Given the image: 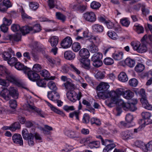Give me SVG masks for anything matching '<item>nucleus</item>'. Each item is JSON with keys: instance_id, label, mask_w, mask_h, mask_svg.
Instances as JSON below:
<instances>
[{"instance_id": "f257e3e1", "label": "nucleus", "mask_w": 152, "mask_h": 152, "mask_svg": "<svg viewBox=\"0 0 152 152\" xmlns=\"http://www.w3.org/2000/svg\"><path fill=\"white\" fill-rule=\"evenodd\" d=\"M115 94V93L113 92V91L109 92L107 90L104 91V99L106 98L111 97L110 101L107 100L105 101L106 105L109 107H112L115 104V102L116 99L114 98V96Z\"/></svg>"}, {"instance_id": "f03ea898", "label": "nucleus", "mask_w": 152, "mask_h": 152, "mask_svg": "<svg viewBox=\"0 0 152 152\" xmlns=\"http://www.w3.org/2000/svg\"><path fill=\"white\" fill-rule=\"evenodd\" d=\"M22 134L23 139L27 141L28 144L29 146H33L34 145V133H29L27 129H24L22 131Z\"/></svg>"}, {"instance_id": "7ed1b4c3", "label": "nucleus", "mask_w": 152, "mask_h": 152, "mask_svg": "<svg viewBox=\"0 0 152 152\" xmlns=\"http://www.w3.org/2000/svg\"><path fill=\"white\" fill-rule=\"evenodd\" d=\"M119 105L121 106L125 110H129L130 111H134L137 109L135 105L129 103H124L123 100H121L119 103Z\"/></svg>"}, {"instance_id": "20e7f679", "label": "nucleus", "mask_w": 152, "mask_h": 152, "mask_svg": "<svg viewBox=\"0 0 152 152\" xmlns=\"http://www.w3.org/2000/svg\"><path fill=\"white\" fill-rule=\"evenodd\" d=\"M131 45L132 46V48L134 50H137L139 53H144L147 50V48L145 45L143 44H140L138 46L136 43L132 42L131 43Z\"/></svg>"}, {"instance_id": "39448f33", "label": "nucleus", "mask_w": 152, "mask_h": 152, "mask_svg": "<svg viewBox=\"0 0 152 152\" xmlns=\"http://www.w3.org/2000/svg\"><path fill=\"white\" fill-rule=\"evenodd\" d=\"M84 19L91 22H94L96 20V17L94 13L92 12H88L83 14Z\"/></svg>"}, {"instance_id": "423d86ee", "label": "nucleus", "mask_w": 152, "mask_h": 152, "mask_svg": "<svg viewBox=\"0 0 152 152\" xmlns=\"http://www.w3.org/2000/svg\"><path fill=\"white\" fill-rule=\"evenodd\" d=\"M72 41L71 38L69 37H67L61 41V45L64 48H67L70 47L72 44Z\"/></svg>"}, {"instance_id": "0eeeda50", "label": "nucleus", "mask_w": 152, "mask_h": 152, "mask_svg": "<svg viewBox=\"0 0 152 152\" xmlns=\"http://www.w3.org/2000/svg\"><path fill=\"white\" fill-rule=\"evenodd\" d=\"M121 136L122 139L125 140H130L134 137L132 131L130 130H126L122 132L121 133Z\"/></svg>"}, {"instance_id": "6e6552de", "label": "nucleus", "mask_w": 152, "mask_h": 152, "mask_svg": "<svg viewBox=\"0 0 152 152\" xmlns=\"http://www.w3.org/2000/svg\"><path fill=\"white\" fill-rule=\"evenodd\" d=\"M125 90L122 88H118L115 91H113L115 94L114 95V98L116 99L115 104H118L119 105V103L121 99H119V96L122 95L123 97V95L124 94Z\"/></svg>"}, {"instance_id": "1a4fd4ad", "label": "nucleus", "mask_w": 152, "mask_h": 152, "mask_svg": "<svg viewBox=\"0 0 152 152\" xmlns=\"http://www.w3.org/2000/svg\"><path fill=\"white\" fill-rule=\"evenodd\" d=\"M29 71H27L26 73L28 77L31 80L34 81L38 80L40 76L37 73L31 71V69L29 68Z\"/></svg>"}, {"instance_id": "9d476101", "label": "nucleus", "mask_w": 152, "mask_h": 152, "mask_svg": "<svg viewBox=\"0 0 152 152\" xmlns=\"http://www.w3.org/2000/svg\"><path fill=\"white\" fill-rule=\"evenodd\" d=\"M142 116L144 120L142 121H144V123L146 125H148L151 123L150 119L151 116V114L149 112H143L142 113Z\"/></svg>"}, {"instance_id": "9b49d317", "label": "nucleus", "mask_w": 152, "mask_h": 152, "mask_svg": "<svg viewBox=\"0 0 152 152\" xmlns=\"http://www.w3.org/2000/svg\"><path fill=\"white\" fill-rule=\"evenodd\" d=\"M47 96L49 99L54 102L58 99L60 97L59 94L55 91L48 92Z\"/></svg>"}, {"instance_id": "f8f14e48", "label": "nucleus", "mask_w": 152, "mask_h": 152, "mask_svg": "<svg viewBox=\"0 0 152 152\" xmlns=\"http://www.w3.org/2000/svg\"><path fill=\"white\" fill-rule=\"evenodd\" d=\"M12 140L13 142L20 145H23V141L22 137L19 134H15L12 136Z\"/></svg>"}, {"instance_id": "ddd939ff", "label": "nucleus", "mask_w": 152, "mask_h": 152, "mask_svg": "<svg viewBox=\"0 0 152 152\" xmlns=\"http://www.w3.org/2000/svg\"><path fill=\"white\" fill-rule=\"evenodd\" d=\"M67 97L70 101L75 102L77 100V94L74 91H68L66 94Z\"/></svg>"}, {"instance_id": "4468645a", "label": "nucleus", "mask_w": 152, "mask_h": 152, "mask_svg": "<svg viewBox=\"0 0 152 152\" xmlns=\"http://www.w3.org/2000/svg\"><path fill=\"white\" fill-rule=\"evenodd\" d=\"M7 80L15 84L17 86L20 87L22 85V84L19 82L16 78L13 75H8L6 76Z\"/></svg>"}, {"instance_id": "2eb2a0df", "label": "nucleus", "mask_w": 152, "mask_h": 152, "mask_svg": "<svg viewBox=\"0 0 152 152\" xmlns=\"http://www.w3.org/2000/svg\"><path fill=\"white\" fill-rule=\"evenodd\" d=\"M140 102L142 106L145 108L149 110H152V105L149 104L145 97H142L140 99Z\"/></svg>"}, {"instance_id": "dca6fc26", "label": "nucleus", "mask_w": 152, "mask_h": 152, "mask_svg": "<svg viewBox=\"0 0 152 152\" xmlns=\"http://www.w3.org/2000/svg\"><path fill=\"white\" fill-rule=\"evenodd\" d=\"M79 55L83 59H87L90 56V53L88 50L86 48H83L79 52Z\"/></svg>"}, {"instance_id": "f3484780", "label": "nucleus", "mask_w": 152, "mask_h": 152, "mask_svg": "<svg viewBox=\"0 0 152 152\" xmlns=\"http://www.w3.org/2000/svg\"><path fill=\"white\" fill-rule=\"evenodd\" d=\"M0 96L6 100H9L10 98L9 89H7V88H4L0 92Z\"/></svg>"}, {"instance_id": "a211bd4d", "label": "nucleus", "mask_w": 152, "mask_h": 152, "mask_svg": "<svg viewBox=\"0 0 152 152\" xmlns=\"http://www.w3.org/2000/svg\"><path fill=\"white\" fill-rule=\"evenodd\" d=\"M10 97L11 96L15 99L18 98V93L16 89L14 87H10L9 88Z\"/></svg>"}, {"instance_id": "6ab92c4d", "label": "nucleus", "mask_w": 152, "mask_h": 152, "mask_svg": "<svg viewBox=\"0 0 152 152\" xmlns=\"http://www.w3.org/2000/svg\"><path fill=\"white\" fill-rule=\"evenodd\" d=\"M15 67L18 70H23L25 74L26 73L27 71H29V68L25 66L24 65L20 62H17L15 64Z\"/></svg>"}, {"instance_id": "aec40b11", "label": "nucleus", "mask_w": 152, "mask_h": 152, "mask_svg": "<svg viewBox=\"0 0 152 152\" xmlns=\"http://www.w3.org/2000/svg\"><path fill=\"white\" fill-rule=\"evenodd\" d=\"M27 107L37 112L40 116L43 118L45 117V113L40 109L37 108L35 106L30 105L29 104H28V105Z\"/></svg>"}, {"instance_id": "412c9836", "label": "nucleus", "mask_w": 152, "mask_h": 152, "mask_svg": "<svg viewBox=\"0 0 152 152\" xmlns=\"http://www.w3.org/2000/svg\"><path fill=\"white\" fill-rule=\"evenodd\" d=\"M109 85L106 83L102 82L97 87V89L98 91H105L107 90L109 88Z\"/></svg>"}, {"instance_id": "4be33fe9", "label": "nucleus", "mask_w": 152, "mask_h": 152, "mask_svg": "<svg viewBox=\"0 0 152 152\" xmlns=\"http://www.w3.org/2000/svg\"><path fill=\"white\" fill-rule=\"evenodd\" d=\"M94 31L96 33L102 32L104 29L103 26L99 24H94L92 26Z\"/></svg>"}, {"instance_id": "5701e85b", "label": "nucleus", "mask_w": 152, "mask_h": 152, "mask_svg": "<svg viewBox=\"0 0 152 152\" xmlns=\"http://www.w3.org/2000/svg\"><path fill=\"white\" fill-rule=\"evenodd\" d=\"M75 54L70 50L66 51L64 53V58L68 60H73L75 58Z\"/></svg>"}, {"instance_id": "b1692460", "label": "nucleus", "mask_w": 152, "mask_h": 152, "mask_svg": "<svg viewBox=\"0 0 152 152\" xmlns=\"http://www.w3.org/2000/svg\"><path fill=\"white\" fill-rule=\"evenodd\" d=\"M45 102L47 105L50 107L52 111H53L58 114L62 115H64V114L63 113L62 111H61L60 110L57 109L56 108L53 106L49 102L45 100Z\"/></svg>"}, {"instance_id": "393cba45", "label": "nucleus", "mask_w": 152, "mask_h": 152, "mask_svg": "<svg viewBox=\"0 0 152 152\" xmlns=\"http://www.w3.org/2000/svg\"><path fill=\"white\" fill-rule=\"evenodd\" d=\"M80 59V61L82 64V66L84 69L89 70L90 68V60L87 59Z\"/></svg>"}, {"instance_id": "a878e982", "label": "nucleus", "mask_w": 152, "mask_h": 152, "mask_svg": "<svg viewBox=\"0 0 152 152\" xmlns=\"http://www.w3.org/2000/svg\"><path fill=\"white\" fill-rule=\"evenodd\" d=\"M124 62L125 64L130 68L133 67L135 64V60L129 58H127Z\"/></svg>"}, {"instance_id": "bb28decb", "label": "nucleus", "mask_w": 152, "mask_h": 152, "mask_svg": "<svg viewBox=\"0 0 152 152\" xmlns=\"http://www.w3.org/2000/svg\"><path fill=\"white\" fill-rule=\"evenodd\" d=\"M58 37L56 36L52 37L49 40L51 46L53 47H55L56 46L58 43Z\"/></svg>"}, {"instance_id": "cd10ccee", "label": "nucleus", "mask_w": 152, "mask_h": 152, "mask_svg": "<svg viewBox=\"0 0 152 152\" xmlns=\"http://www.w3.org/2000/svg\"><path fill=\"white\" fill-rule=\"evenodd\" d=\"M21 35L20 33H17L13 35H10L9 36L10 39L12 41L18 42L21 39Z\"/></svg>"}, {"instance_id": "c85d7f7f", "label": "nucleus", "mask_w": 152, "mask_h": 152, "mask_svg": "<svg viewBox=\"0 0 152 152\" xmlns=\"http://www.w3.org/2000/svg\"><path fill=\"white\" fill-rule=\"evenodd\" d=\"M123 56V53L122 52L114 53L112 55L113 58L115 60L120 61L121 60Z\"/></svg>"}, {"instance_id": "c756f323", "label": "nucleus", "mask_w": 152, "mask_h": 152, "mask_svg": "<svg viewBox=\"0 0 152 152\" xmlns=\"http://www.w3.org/2000/svg\"><path fill=\"white\" fill-rule=\"evenodd\" d=\"M142 145H143L144 148H142L144 152H147L148 151H152V140L149 142L147 144L145 145L142 142Z\"/></svg>"}, {"instance_id": "7c9ffc66", "label": "nucleus", "mask_w": 152, "mask_h": 152, "mask_svg": "<svg viewBox=\"0 0 152 152\" xmlns=\"http://www.w3.org/2000/svg\"><path fill=\"white\" fill-rule=\"evenodd\" d=\"M65 133L70 138H79L77 133L76 132L68 130Z\"/></svg>"}, {"instance_id": "2f4dec72", "label": "nucleus", "mask_w": 152, "mask_h": 152, "mask_svg": "<svg viewBox=\"0 0 152 152\" xmlns=\"http://www.w3.org/2000/svg\"><path fill=\"white\" fill-rule=\"evenodd\" d=\"M29 6L31 10L35 11L39 8V5L37 2L31 1L29 2Z\"/></svg>"}, {"instance_id": "473e14b6", "label": "nucleus", "mask_w": 152, "mask_h": 152, "mask_svg": "<svg viewBox=\"0 0 152 152\" xmlns=\"http://www.w3.org/2000/svg\"><path fill=\"white\" fill-rule=\"evenodd\" d=\"M118 80L122 82H125L128 80V78L126 73L122 72L120 73L118 76Z\"/></svg>"}, {"instance_id": "72a5a7b5", "label": "nucleus", "mask_w": 152, "mask_h": 152, "mask_svg": "<svg viewBox=\"0 0 152 152\" xmlns=\"http://www.w3.org/2000/svg\"><path fill=\"white\" fill-rule=\"evenodd\" d=\"M102 54L100 53H96L94 54L91 58L92 61H95L96 60H101L102 58Z\"/></svg>"}, {"instance_id": "f704fd0d", "label": "nucleus", "mask_w": 152, "mask_h": 152, "mask_svg": "<svg viewBox=\"0 0 152 152\" xmlns=\"http://www.w3.org/2000/svg\"><path fill=\"white\" fill-rule=\"evenodd\" d=\"M108 36L111 39L113 40H116L118 39V35L115 32L113 31H109L107 33Z\"/></svg>"}, {"instance_id": "c9c22d12", "label": "nucleus", "mask_w": 152, "mask_h": 152, "mask_svg": "<svg viewBox=\"0 0 152 152\" xmlns=\"http://www.w3.org/2000/svg\"><path fill=\"white\" fill-rule=\"evenodd\" d=\"M134 94L130 90H125L123 97L126 99H131L134 96Z\"/></svg>"}, {"instance_id": "e433bc0d", "label": "nucleus", "mask_w": 152, "mask_h": 152, "mask_svg": "<svg viewBox=\"0 0 152 152\" xmlns=\"http://www.w3.org/2000/svg\"><path fill=\"white\" fill-rule=\"evenodd\" d=\"M30 27L31 30L33 31L34 33L39 32L41 30L40 25L39 24H36L33 27L30 26Z\"/></svg>"}, {"instance_id": "4c0bfd02", "label": "nucleus", "mask_w": 152, "mask_h": 152, "mask_svg": "<svg viewBox=\"0 0 152 152\" xmlns=\"http://www.w3.org/2000/svg\"><path fill=\"white\" fill-rule=\"evenodd\" d=\"M30 26H23L20 28V32L23 35H24L29 33L30 31H31Z\"/></svg>"}, {"instance_id": "58836bf2", "label": "nucleus", "mask_w": 152, "mask_h": 152, "mask_svg": "<svg viewBox=\"0 0 152 152\" xmlns=\"http://www.w3.org/2000/svg\"><path fill=\"white\" fill-rule=\"evenodd\" d=\"M115 50V48L113 47H105L103 49V52L104 55H106L107 53H110Z\"/></svg>"}, {"instance_id": "ea45409f", "label": "nucleus", "mask_w": 152, "mask_h": 152, "mask_svg": "<svg viewBox=\"0 0 152 152\" xmlns=\"http://www.w3.org/2000/svg\"><path fill=\"white\" fill-rule=\"evenodd\" d=\"M48 88L53 91H54L57 89L55 83L52 81H50L48 83Z\"/></svg>"}, {"instance_id": "a19ab883", "label": "nucleus", "mask_w": 152, "mask_h": 152, "mask_svg": "<svg viewBox=\"0 0 152 152\" xmlns=\"http://www.w3.org/2000/svg\"><path fill=\"white\" fill-rule=\"evenodd\" d=\"M90 122L92 125L95 124L96 126H99L101 124L100 120L96 118H91Z\"/></svg>"}, {"instance_id": "79ce46f5", "label": "nucleus", "mask_w": 152, "mask_h": 152, "mask_svg": "<svg viewBox=\"0 0 152 152\" xmlns=\"http://www.w3.org/2000/svg\"><path fill=\"white\" fill-rule=\"evenodd\" d=\"M72 48L74 52H78L81 48L80 44L78 42L74 43L72 45Z\"/></svg>"}, {"instance_id": "37998d69", "label": "nucleus", "mask_w": 152, "mask_h": 152, "mask_svg": "<svg viewBox=\"0 0 152 152\" xmlns=\"http://www.w3.org/2000/svg\"><path fill=\"white\" fill-rule=\"evenodd\" d=\"M103 63L106 65H110L113 64L114 61L113 59L110 57H107L105 58L104 61Z\"/></svg>"}, {"instance_id": "c03bdc74", "label": "nucleus", "mask_w": 152, "mask_h": 152, "mask_svg": "<svg viewBox=\"0 0 152 152\" xmlns=\"http://www.w3.org/2000/svg\"><path fill=\"white\" fill-rule=\"evenodd\" d=\"M145 69L144 66L142 64L139 63L137 65L135 68V70L139 72L142 71Z\"/></svg>"}, {"instance_id": "a18cd8bd", "label": "nucleus", "mask_w": 152, "mask_h": 152, "mask_svg": "<svg viewBox=\"0 0 152 152\" xmlns=\"http://www.w3.org/2000/svg\"><path fill=\"white\" fill-rule=\"evenodd\" d=\"M90 6L92 9L97 10L100 7L101 4L99 2L94 1L91 3Z\"/></svg>"}, {"instance_id": "49530a36", "label": "nucleus", "mask_w": 152, "mask_h": 152, "mask_svg": "<svg viewBox=\"0 0 152 152\" xmlns=\"http://www.w3.org/2000/svg\"><path fill=\"white\" fill-rule=\"evenodd\" d=\"M56 18L63 22H64L66 20V16L60 12H56Z\"/></svg>"}, {"instance_id": "de8ad7c7", "label": "nucleus", "mask_w": 152, "mask_h": 152, "mask_svg": "<svg viewBox=\"0 0 152 152\" xmlns=\"http://www.w3.org/2000/svg\"><path fill=\"white\" fill-rule=\"evenodd\" d=\"M41 75L44 77L45 79H48L50 78V74L49 72L46 69L42 70L40 72Z\"/></svg>"}, {"instance_id": "09e8293b", "label": "nucleus", "mask_w": 152, "mask_h": 152, "mask_svg": "<svg viewBox=\"0 0 152 152\" xmlns=\"http://www.w3.org/2000/svg\"><path fill=\"white\" fill-rule=\"evenodd\" d=\"M17 59L16 57H13L10 58L7 61V63L11 66H15V64L17 63Z\"/></svg>"}, {"instance_id": "8fccbe9b", "label": "nucleus", "mask_w": 152, "mask_h": 152, "mask_svg": "<svg viewBox=\"0 0 152 152\" xmlns=\"http://www.w3.org/2000/svg\"><path fill=\"white\" fill-rule=\"evenodd\" d=\"M99 142L98 141H93L92 140L91 142L89 144L88 146L91 148H97L99 146Z\"/></svg>"}, {"instance_id": "3c124183", "label": "nucleus", "mask_w": 152, "mask_h": 152, "mask_svg": "<svg viewBox=\"0 0 152 152\" xmlns=\"http://www.w3.org/2000/svg\"><path fill=\"white\" fill-rule=\"evenodd\" d=\"M134 27H135V29L137 33L138 34H140L143 33L144 32L143 28L139 25H135Z\"/></svg>"}, {"instance_id": "603ef678", "label": "nucleus", "mask_w": 152, "mask_h": 152, "mask_svg": "<svg viewBox=\"0 0 152 152\" xmlns=\"http://www.w3.org/2000/svg\"><path fill=\"white\" fill-rule=\"evenodd\" d=\"M20 128V125L18 122H15L11 126L10 130L12 131H15L17 129Z\"/></svg>"}, {"instance_id": "864d4df0", "label": "nucleus", "mask_w": 152, "mask_h": 152, "mask_svg": "<svg viewBox=\"0 0 152 152\" xmlns=\"http://www.w3.org/2000/svg\"><path fill=\"white\" fill-rule=\"evenodd\" d=\"M121 23L123 26L127 27L130 24L129 21L126 18L121 19L120 20Z\"/></svg>"}, {"instance_id": "5fc2aeb1", "label": "nucleus", "mask_w": 152, "mask_h": 152, "mask_svg": "<svg viewBox=\"0 0 152 152\" xmlns=\"http://www.w3.org/2000/svg\"><path fill=\"white\" fill-rule=\"evenodd\" d=\"M37 84L39 87H45L46 86L45 81L44 79L38 80L37 81Z\"/></svg>"}, {"instance_id": "6e6d98bb", "label": "nucleus", "mask_w": 152, "mask_h": 152, "mask_svg": "<svg viewBox=\"0 0 152 152\" xmlns=\"http://www.w3.org/2000/svg\"><path fill=\"white\" fill-rule=\"evenodd\" d=\"M65 88L67 90H69L74 87V85L69 81H67L64 84Z\"/></svg>"}, {"instance_id": "4d7b16f0", "label": "nucleus", "mask_w": 152, "mask_h": 152, "mask_svg": "<svg viewBox=\"0 0 152 152\" xmlns=\"http://www.w3.org/2000/svg\"><path fill=\"white\" fill-rule=\"evenodd\" d=\"M20 27L18 24H14L11 27V29L14 32L19 31L20 33Z\"/></svg>"}, {"instance_id": "13d9d810", "label": "nucleus", "mask_w": 152, "mask_h": 152, "mask_svg": "<svg viewBox=\"0 0 152 152\" xmlns=\"http://www.w3.org/2000/svg\"><path fill=\"white\" fill-rule=\"evenodd\" d=\"M71 70L73 72L76 73L77 75H80V71L75 66L72 64L70 65Z\"/></svg>"}, {"instance_id": "bf43d9fd", "label": "nucleus", "mask_w": 152, "mask_h": 152, "mask_svg": "<svg viewBox=\"0 0 152 152\" xmlns=\"http://www.w3.org/2000/svg\"><path fill=\"white\" fill-rule=\"evenodd\" d=\"M9 104L10 107L13 109H15L17 105L16 100L14 99L10 100L9 101Z\"/></svg>"}, {"instance_id": "052dcab7", "label": "nucleus", "mask_w": 152, "mask_h": 152, "mask_svg": "<svg viewBox=\"0 0 152 152\" xmlns=\"http://www.w3.org/2000/svg\"><path fill=\"white\" fill-rule=\"evenodd\" d=\"M104 77V75L103 72L101 71H98L95 75V77L98 79H102Z\"/></svg>"}, {"instance_id": "680f3d73", "label": "nucleus", "mask_w": 152, "mask_h": 152, "mask_svg": "<svg viewBox=\"0 0 152 152\" xmlns=\"http://www.w3.org/2000/svg\"><path fill=\"white\" fill-rule=\"evenodd\" d=\"M138 82L136 79L133 78L129 81V85L133 87H136L138 84Z\"/></svg>"}, {"instance_id": "e2e57ef3", "label": "nucleus", "mask_w": 152, "mask_h": 152, "mask_svg": "<svg viewBox=\"0 0 152 152\" xmlns=\"http://www.w3.org/2000/svg\"><path fill=\"white\" fill-rule=\"evenodd\" d=\"M89 50L92 53H96L98 50L97 47L94 44L90 45Z\"/></svg>"}, {"instance_id": "0e129e2a", "label": "nucleus", "mask_w": 152, "mask_h": 152, "mask_svg": "<svg viewBox=\"0 0 152 152\" xmlns=\"http://www.w3.org/2000/svg\"><path fill=\"white\" fill-rule=\"evenodd\" d=\"M42 66L38 64H34L33 67V71L37 72H40Z\"/></svg>"}, {"instance_id": "69168bd1", "label": "nucleus", "mask_w": 152, "mask_h": 152, "mask_svg": "<svg viewBox=\"0 0 152 152\" xmlns=\"http://www.w3.org/2000/svg\"><path fill=\"white\" fill-rule=\"evenodd\" d=\"M90 117L87 114H85L83 118V122L84 123L87 124L89 122Z\"/></svg>"}, {"instance_id": "338daca9", "label": "nucleus", "mask_w": 152, "mask_h": 152, "mask_svg": "<svg viewBox=\"0 0 152 152\" xmlns=\"http://www.w3.org/2000/svg\"><path fill=\"white\" fill-rule=\"evenodd\" d=\"M93 65L96 67H99L101 66L102 64V60H96L93 61Z\"/></svg>"}, {"instance_id": "774afa93", "label": "nucleus", "mask_w": 152, "mask_h": 152, "mask_svg": "<svg viewBox=\"0 0 152 152\" xmlns=\"http://www.w3.org/2000/svg\"><path fill=\"white\" fill-rule=\"evenodd\" d=\"M2 57L4 60L7 61L11 58V55L8 52H5L2 55Z\"/></svg>"}]
</instances>
